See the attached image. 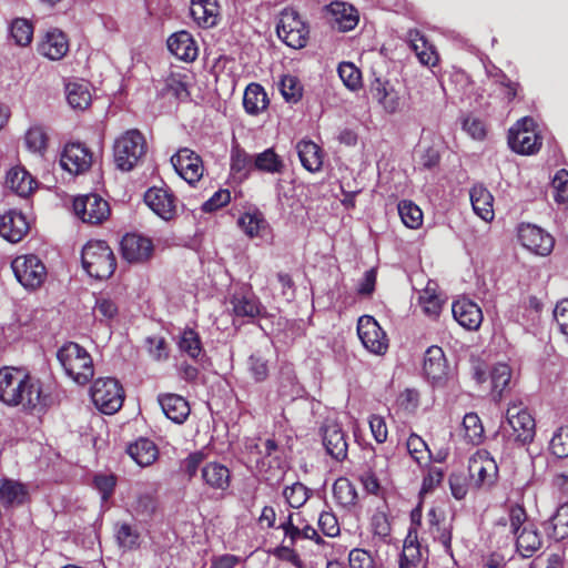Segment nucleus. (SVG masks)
Here are the masks:
<instances>
[{
    "label": "nucleus",
    "mask_w": 568,
    "mask_h": 568,
    "mask_svg": "<svg viewBox=\"0 0 568 568\" xmlns=\"http://www.w3.org/2000/svg\"><path fill=\"white\" fill-rule=\"evenodd\" d=\"M468 470L471 480L478 488L491 487L497 480L498 467L487 450H477L469 458Z\"/></svg>",
    "instance_id": "9d476101"
},
{
    "label": "nucleus",
    "mask_w": 568,
    "mask_h": 568,
    "mask_svg": "<svg viewBox=\"0 0 568 568\" xmlns=\"http://www.w3.org/2000/svg\"><path fill=\"white\" fill-rule=\"evenodd\" d=\"M402 222L409 229H418L423 223L422 210L412 201H400L397 205Z\"/></svg>",
    "instance_id": "49530a36"
},
{
    "label": "nucleus",
    "mask_w": 568,
    "mask_h": 568,
    "mask_svg": "<svg viewBox=\"0 0 568 568\" xmlns=\"http://www.w3.org/2000/svg\"><path fill=\"white\" fill-rule=\"evenodd\" d=\"M231 169L235 173L246 175L254 169V158L243 149L234 148L231 153Z\"/></svg>",
    "instance_id": "5fc2aeb1"
},
{
    "label": "nucleus",
    "mask_w": 568,
    "mask_h": 568,
    "mask_svg": "<svg viewBox=\"0 0 568 568\" xmlns=\"http://www.w3.org/2000/svg\"><path fill=\"white\" fill-rule=\"evenodd\" d=\"M535 122L525 116L510 128L508 144L513 151L519 154H532L540 148V139L534 130Z\"/></svg>",
    "instance_id": "6e6552de"
},
{
    "label": "nucleus",
    "mask_w": 568,
    "mask_h": 568,
    "mask_svg": "<svg viewBox=\"0 0 568 568\" xmlns=\"http://www.w3.org/2000/svg\"><path fill=\"white\" fill-rule=\"evenodd\" d=\"M146 344L149 354L153 359L165 361L169 357L168 344L163 337H148Z\"/></svg>",
    "instance_id": "338daca9"
},
{
    "label": "nucleus",
    "mask_w": 568,
    "mask_h": 568,
    "mask_svg": "<svg viewBox=\"0 0 568 568\" xmlns=\"http://www.w3.org/2000/svg\"><path fill=\"white\" fill-rule=\"evenodd\" d=\"M28 498L26 486L12 479L0 480V504L3 508L22 505Z\"/></svg>",
    "instance_id": "7c9ffc66"
},
{
    "label": "nucleus",
    "mask_w": 568,
    "mask_h": 568,
    "mask_svg": "<svg viewBox=\"0 0 568 568\" xmlns=\"http://www.w3.org/2000/svg\"><path fill=\"white\" fill-rule=\"evenodd\" d=\"M17 281L27 290L40 287L47 278V268L42 261L33 255L17 256L11 263Z\"/></svg>",
    "instance_id": "0eeeda50"
},
{
    "label": "nucleus",
    "mask_w": 568,
    "mask_h": 568,
    "mask_svg": "<svg viewBox=\"0 0 568 568\" xmlns=\"http://www.w3.org/2000/svg\"><path fill=\"white\" fill-rule=\"evenodd\" d=\"M270 104L267 93L258 83H250L244 90L243 108L250 115H258L264 112Z\"/></svg>",
    "instance_id": "c756f323"
},
{
    "label": "nucleus",
    "mask_w": 568,
    "mask_h": 568,
    "mask_svg": "<svg viewBox=\"0 0 568 568\" xmlns=\"http://www.w3.org/2000/svg\"><path fill=\"white\" fill-rule=\"evenodd\" d=\"M10 36L16 44L27 47L33 38V26L27 19L17 18L10 24Z\"/></svg>",
    "instance_id": "a18cd8bd"
},
{
    "label": "nucleus",
    "mask_w": 568,
    "mask_h": 568,
    "mask_svg": "<svg viewBox=\"0 0 568 568\" xmlns=\"http://www.w3.org/2000/svg\"><path fill=\"white\" fill-rule=\"evenodd\" d=\"M189 75L185 73H173L166 80V89L176 99L185 100L190 93L187 90Z\"/></svg>",
    "instance_id": "bf43d9fd"
},
{
    "label": "nucleus",
    "mask_w": 568,
    "mask_h": 568,
    "mask_svg": "<svg viewBox=\"0 0 568 568\" xmlns=\"http://www.w3.org/2000/svg\"><path fill=\"white\" fill-rule=\"evenodd\" d=\"M518 239L524 247L537 255L546 256L554 248L552 236L532 224H521L518 229Z\"/></svg>",
    "instance_id": "dca6fc26"
},
{
    "label": "nucleus",
    "mask_w": 568,
    "mask_h": 568,
    "mask_svg": "<svg viewBox=\"0 0 568 568\" xmlns=\"http://www.w3.org/2000/svg\"><path fill=\"white\" fill-rule=\"evenodd\" d=\"M237 224L250 237H263L268 229L266 220L260 212H246L242 214Z\"/></svg>",
    "instance_id": "58836bf2"
},
{
    "label": "nucleus",
    "mask_w": 568,
    "mask_h": 568,
    "mask_svg": "<svg viewBox=\"0 0 568 568\" xmlns=\"http://www.w3.org/2000/svg\"><path fill=\"white\" fill-rule=\"evenodd\" d=\"M29 231L27 217L19 211L10 210L0 216V236L11 243L20 242Z\"/></svg>",
    "instance_id": "aec40b11"
},
{
    "label": "nucleus",
    "mask_w": 568,
    "mask_h": 568,
    "mask_svg": "<svg viewBox=\"0 0 568 568\" xmlns=\"http://www.w3.org/2000/svg\"><path fill=\"white\" fill-rule=\"evenodd\" d=\"M511 378V371L507 364H497L490 372L491 393L496 399H500L504 390L508 387Z\"/></svg>",
    "instance_id": "79ce46f5"
},
{
    "label": "nucleus",
    "mask_w": 568,
    "mask_h": 568,
    "mask_svg": "<svg viewBox=\"0 0 568 568\" xmlns=\"http://www.w3.org/2000/svg\"><path fill=\"white\" fill-rule=\"evenodd\" d=\"M0 402L33 409L42 403L40 382L23 368L3 366L0 368Z\"/></svg>",
    "instance_id": "f257e3e1"
},
{
    "label": "nucleus",
    "mask_w": 568,
    "mask_h": 568,
    "mask_svg": "<svg viewBox=\"0 0 568 568\" xmlns=\"http://www.w3.org/2000/svg\"><path fill=\"white\" fill-rule=\"evenodd\" d=\"M327 11L333 16L338 30H353L358 23L357 10L346 2L333 1L327 6Z\"/></svg>",
    "instance_id": "bb28decb"
},
{
    "label": "nucleus",
    "mask_w": 568,
    "mask_h": 568,
    "mask_svg": "<svg viewBox=\"0 0 568 568\" xmlns=\"http://www.w3.org/2000/svg\"><path fill=\"white\" fill-rule=\"evenodd\" d=\"M372 94L387 113L393 114L400 109L399 94L387 82L376 80L372 85Z\"/></svg>",
    "instance_id": "72a5a7b5"
},
{
    "label": "nucleus",
    "mask_w": 568,
    "mask_h": 568,
    "mask_svg": "<svg viewBox=\"0 0 568 568\" xmlns=\"http://www.w3.org/2000/svg\"><path fill=\"white\" fill-rule=\"evenodd\" d=\"M231 303L236 316L255 317L261 311L260 303L252 295L236 294Z\"/></svg>",
    "instance_id": "c03bdc74"
},
{
    "label": "nucleus",
    "mask_w": 568,
    "mask_h": 568,
    "mask_svg": "<svg viewBox=\"0 0 568 568\" xmlns=\"http://www.w3.org/2000/svg\"><path fill=\"white\" fill-rule=\"evenodd\" d=\"M406 447L410 457L420 466L426 465L432 458L427 444L416 434L408 437Z\"/></svg>",
    "instance_id": "de8ad7c7"
},
{
    "label": "nucleus",
    "mask_w": 568,
    "mask_h": 568,
    "mask_svg": "<svg viewBox=\"0 0 568 568\" xmlns=\"http://www.w3.org/2000/svg\"><path fill=\"white\" fill-rule=\"evenodd\" d=\"M549 449L558 458L568 457V426H560L554 433Z\"/></svg>",
    "instance_id": "13d9d810"
},
{
    "label": "nucleus",
    "mask_w": 568,
    "mask_h": 568,
    "mask_svg": "<svg viewBox=\"0 0 568 568\" xmlns=\"http://www.w3.org/2000/svg\"><path fill=\"white\" fill-rule=\"evenodd\" d=\"M146 152V142L139 130L132 129L120 135L113 145L114 162L119 170L129 172Z\"/></svg>",
    "instance_id": "20e7f679"
},
{
    "label": "nucleus",
    "mask_w": 568,
    "mask_h": 568,
    "mask_svg": "<svg viewBox=\"0 0 568 568\" xmlns=\"http://www.w3.org/2000/svg\"><path fill=\"white\" fill-rule=\"evenodd\" d=\"M408 41L419 62L427 67H434L438 62V54L434 47L417 30L408 32Z\"/></svg>",
    "instance_id": "473e14b6"
},
{
    "label": "nucleus",
    "mask_w": 568,
    "mask_h": 568,
    "mask_svg": "<svg viewBox=\"0 0 568 568\" xmlns=\"http://www.w3.org/2000/svg\"><path fill=\"white\" fill-rule=\"evenodd\" d=\"M171 163L176 173L189 184H194L203 175L201 158L187 148L180 149L171 158Z\"/></svg>",
    "instance_id": "f3484780"
},
{
    "label": "nucleus",
    "mask_w": 568,
    "mask_h": 568,
    "mask_svg": "<svg viewBox=\"0 0 568 568\" xmlns=\"http://www.w3.org/2000/svg\"><path fill=\"white\" fill-rule=\"evenodd\" d=\"M283 495L288 505L293 508L303 506L310 496L307 487L302 483H294L292 486L286 487Z\"/></svg>",
    "instance_id": "052dcab7"
},
{
    "label": "nucleus",
    "mask_w": 568,
    "mask_h": 568,
    "mask_svg": "<svg viewBox=\"0 0 568 568\" xmlns=\"http://www.w3.org/2000/svg\"><path fill=\"white\" fill-rule=\"evenodd\" d=\"M128 454L139 466L146 467L156 460L159 452L152 440L140 438L128 447Z\"/></svg>",
    "instance_id": "e433bc0d"
},
{
    "label": "nucleus",
    "mask_w": 568,
    "mask_h": 568,
    "mask_svg": "<svg viewBox=\"0 0 568 568\" xmlns=\"http://www.w3.org/2000/svg\"><path fill=\"white\" fill-rule=\"evenodd\" d=\"M296 151L302 165L310 172H317L323 164L321 148L310 140H302L296 144Z\"/></svg>",
    "instance_id": "c9c22d12"
},
{
    "label": "nucleus",
    "mask_w": 568,
    "mask_h": 568,
    "mask_svg": "<svg viewBox=\"0 0 568 568\" xmlns=\"http://www.w3.org/2000/svg\"><path fill=\"white\" fill-rule=\"evenodd\" d=\"M178 344L180 351L193 359H199L203 354L201 338L194 329H184Z\"/></svg>",
    "instance_id": "37998d69"
},
{
    "label": "nucleus",
    "mask_w": 568,
    "mask_h": 568,
    "mask_svg": "<svg viewBox=\"0 0 568 568\" xmlns=\"http://www.w3.org/2000/svg\"><path fill=\"white\" fill-rule=\"evenodd\" d=\"M74 213L89 224H100L110 215L109 203L98 194H87L74 199Z\"/></svg>",
    "instance_id": "f8f14e48"
},
{
    "label": "nucleus",
    "mask_w": 568,
    "mask_h": 568,
    "mask_svg": "<svg viewBox=\"0 0 568 568\" xmlns=\"http://www.w3.org/2000/svg\"><path fill=\"white\" fill-rule=\"evenodd\" d=\"M145 204L162 220L171 221L178 213V200L164 187H151L144 194Z\"/></svg>",
    "instance_id": "2eb2a0df"
},
{
    "label": "nucleus",
    "mask_w": 568,
    "mask_h": 568,
    "mask_svg": "<svg viewBox=\"0 0 568 568\" xmlns=\"http://www.w3.org/2000/svg\"><path fill=\"white\" fill-rule=\"evenodd\" d=\"M423 372L434 386H444L452 374L444 351L439 346H430L424 355Z\"/></svg>",
    "instance_id": "ddd939ff"
},
{
    "label": "nucleus",
    "mask_w": 568,
    "mask_h": 568,
    "mask_svg": "<svg viewBox=\"0 0 568 568\" xmlns=\"http://www.w3.org/2000/svg\"><path fill=\"white\" fill-rule=\"evenodd\" d=\"M452 312L459 325L469 331L478 329L483 322L480 307L466 297L455 301L452 306Z\"/></svg>",
    "instance_id": "4be33fe9"
},
{
    "label": "nucleus",
    "mask_w": 568,
    "mask_h": 568,
    "mask_svg": "<svg viewBox=\"0 0 568 568\" xmlns=\"http://www.w3.org/2000/svg\"><path fill=\"white\" fill-rule=\"evenodd\" d=\"M463 426L465 437L471 444H480L484 438V427L480 418L475 413H468L464 416Z\"/></svg>",
    "instance_id": "3c124183"
},
{
    "label": "nucleus",
    "mask_w": 568,
    "mask_h": 568,
    "mask_svg": "<svg viewBox=\"0 0 568 568\" xmlns=\"http://www.w3.org/2000/svg\"><path fill=\"white\" fill-rule=\"evenodd\" d=\"M357 334L363 346L371 353L383 355L388 349V338L373 316L364 315L359 317Z\"/></svg>",
    "instance_id": "9b49d317"
},
{
    "label": "nucleus",
    "mask_w": 568,
    "mask_h": 568,
    "mask_svg": "<svg viewBox=\"0 0 568 568\" xmlns=\"http://www.w3.org/2000/svg\"><path fill=\"white\" fill-rule=\"evenodd\" d=\"M276 33L286 45L302 49L307 44L310 29L296 10L285 8L280 13Z\"/></svg>",
    "instance_id": "39448f33"
},
{
    "label": "nucleus",
    "mask_w": 568,
    "mask_h": 568,
    "mask_svg": "<svg viewBox=\"0 0 568 568\" xmlns=\"http://www.w3.org/2000/svg\"><path fill=\"white\" fill-rule=\"evenodd\" d=\"M248 372L256 382H263L268 376V362L260 353L252 354L247 362Z\"/></svg>",
    "instance_id": "0e129e2a"
},
{
    "label": "nucleus",
    "mask_w": 568,
    "mask_h": 568,
    "mask_svg": "<svg viewBox=\"0 0 568 568\" xmlns=\"http://www.w3.org/2000/svg\"><path fill=\"white\" fill-rule=\"evenodd\" d=\"M507 524L509 525V531L514 537L520 534L523 527L529 525L527 523L525 508L520 505H513L508 511V519L506 521H503V519L498 521V526L500 527H505Z\"/></svg>",
    "instance_id": "8fccbe9b"
},
{
    "label": "nucleus",
    "mask_w": 568,
    "mask_h": 568,
    "mask_svg": "<svg viewBox=\"0 0 568 568\" xmlns=\"http://www.w3.org/2000/svg\"><path fill=\"white\" fill-rule=\"evenodd\" d=\"M322 442L327 455L337 462L347 457L348 443L342 426L333 419H326L322 426Z\"/></svg>",
    "instance_id": "4468645a"
},
{
    "label": "nucleus",
    "mask_w": 568,
    "mask_h": 568,
    "mask_svg": "<svg viewBox=\"0 0 568 568\" xmlns=\"http://www.w3.org/2000/svg\"><path fill=\"white\" fill-rule=\"evenodd\" d=\"M27 149L32 153L42 154L47 148V134L41 126L30 128L24 135Z\"/></svg>",
    "instance_id": "864d4df0"
},
{
    "label": "nucleus",
    "mask_w": 568,
    "mask_h": 568,
    "mask_svg": "<svg viewBox=\"0 0 568 568\" xmlns=\"http://www.w3.org/2000/svg\"><path fill=\"white\" fill-rule=\"evenodd\" d=\"M545 529L556 541L568 537V503L557 508L555 515L546 523Z\"/></svg>",
    "instance_id": "4c0bfd02"
},
{
    "label": "nucleus",
    "mask_w": 568,
    "mask_h": 568,
    "mask_svg": "<svg viewBox=\"0 0 568 568\" xmlns=\"http://www.w3.org/2000/svg\"><path fill=\"white\" fill-rule=\"evenodd\" d=\"M68 51L67 36L55 28L48 30L38 45V52L52 61L61 60Z\"/></svg>",
    "instance_id": "412c9836"
},
{
    "label": "nucleus",
    "mask_w": 568,
    "mask_h": 568,
    "mask_svg": "<svg viewBox=\"0 0 568 568\" xmlns=\"http://www.w3.org/2000/svg\"><path fill=\"white\" fill-rule=\"evenodd\" d=\"M158 400L164 415L175 424H183L190 415V405L180 395L164 394Z\"/></svg>",
    "instance_id": "b1692460"
},
{
    "label": "nucleus",
    "mask_w": 568,
    "mask_h": 568,
    "mask_svg": "<svg viewBox=\"0 0 568 568\" xmlns=\"http://www.w3.org/2000/svg\"><path fill=\"white\" fill-rule=\"evenodd\" d=\"M515 538L516 549L524 558H530L542 545L541 536L532 524L524 526Z\"/></svg>",
    "instance_id": "f704fd0d"
},
{
    "label": "nucleus",
    "mask_w": 568,
    "mask_h": 568,
    "mask_svg": "<svg viewBox=\"0 0 568 568\" xmlns=\"http://www.w3.org/2000/svg\"><path fill=\"white\" fill-rule=\"evenodd\" d=\"M489 78L494 84L498 85L499 89L505 93L508 101L516 98L519 84L511 81L501 70L494 68L488 70Z\"/></svg>",
    "instance_id": "603ef678"
},
{
    "label": "nucleus",
    "mask_w": 568,
    "mask_h": 568,
    "mask_svg": "<svg viewBox=\"0 0 568 568\" xmlns=\"http://www.w3.org/2000/svg\"><path fill=\"white\" fill-rule=\"evenodd\" d=\"M7 186L18 195L26 197L37 187V181L23 168H12L6 179Z\"/></svg>",
    "instance_id": "2f4dec72"
},
{
    "label": "nucleus",
    "mask_w": 568,
    "mask_h": 568,
    "mask_svg": "<svg viewBox=\"0 0 568 568\" xmlns=\"http://www.w3.org/2000/svg\"><path fill=\"white\" fill-rule=\"evenodd\" d=\"M91 398L102 413L114 414L122 407L124 393L116 379L98 378L91 387Z\"/></svg>",
    "instance_id": "423d86ee"
},
{
    "label": "nucleus",
    "mask_w": 568,
    "mask_h": 568,
    "mask_svg": "<svg viewBox=\"0 0 568 568\" xmlns=\"http://www.w3.org/2000/svg\"><path fill=\"white\" fill-rule=\"evenodd\" d=\"M57 358L65 374L79 385H85L94 375L91 355L77 343L64 344L58 351Z\"/></svg>",
    "instance_id": "f03ea898"
},
{
    "label": "nucleus",
    "mask_w": 568,
    "mask_h": 568,
    "mask_svg": "<svg viewBox=\"0 0 568 568\" xmlns=\"http://www.w3.org/2000/svg\"><path fill=\"white\" fill-rule=\"evenodd\" d=\"M399 568H423V552L417 540V530L409 528L399 557Z\"/></svg>",
    "instance_id": "cd10ccee"
},
{
    "label": "nucleus",
    "mask_w": 568,
    "mask_h": 568,
    "mask_svg": "<svg viewBox=\"0 0 568 568\" xmlns=\"http://www.w3.org/2000/svg\"><path fill=\"white\" fill-rule=\"evenodd\" d=\"M318 527L327 537H336L339 534V525L332 511H322L318 517Z\"/></svg>",
    "instance_id": "69168bd1"
},
{
    "label": "nucleus",
    "mask_w": 568,
    "mask_h": 568,
    "mask_svg": "<svg viewBox=\"0 0 568 568\" xmlns=\"http://www.w3.org/2000/svg\"><path fill=\"white\" fill-rule=\"evenodd\" d=\"M190 14L193 21L201 28L216 26L219 19V6L216 0H191Z\"/></svg>",
    "instance_id": "393cba45"
},
{
    "label": "nucleus",
    "mask_w": 568,
    "mask_h": 568,
    "mask_svg": "<svg viewBox=\"0 0 568 568\" xmlns=\"http://www.w3.org/2000/svg\"><path fill=\"white\" fill-rule=\"evenodd\" d=\"M552 187L555 201L564 205L565 209H568V172L566 170H560L556 173Z\"/></svg>",
    "instance_id": "680f3d73"
},
{
    "label": "nucleus",
    "mask_w": 568,
    "mask_h": 568,
    "mask_svg": "<svg viewBox=\"0 0 568 568\" xmlns=\"http://www.w3.org/2000/svg\"><path fill=\"white\" fill-rule=\"evenodd\" d=\"M254 169L261 172L276 174L282 173L284 163L281 156L271 148L254 156Z\"/></svg>",
    "instance_id": "a19ab883"
},
{
    "label": "nucleus",
    "mask_w": 568,
    "mask_h": 568,
    "mask_svg": "<svg viewBox=\"0 0 568 568\" xmlns=\"http://www.w3.org/2000/svg\"><path fill=\"white\" fill-rule=\"evenodd\" d=\"M67 100L71 108L84 110L91 103V92L85 82H71L65 88Z\"/></svg>",
    "instance_id": "ea45409f"
},
{
    "label": "nucleus",
    "mask_w": 568,
    "mask_h": 568,
    "mask_svg": "<svg viewBox=\"0 0 568 568\" xmlns=\"http://www.w3.org/2000/svg\"><path fill=\"white\" fill-rule=\"evenodd\" d=\"M60 164L71 174H81L90 169L92 153L81 143H69L61 153Z\"/></svg>",
    "instance_id": "a211bd4d"
},
{
    "label": "nucleus",
    "mask_w": 568,
    "mask_h": 568,
    "mask_svg": "<svg viewBox=\"0 0 568 568\" xmlns=\"http://www.w3.org/2000/svg\"><path fill=\"white\" fill-rule=\"evenodd\" d=\"M336 500L344 507L352 506L357 500V493L353 484L346 478H338L333 486Z\"/></svg>",
    "instance_id": "09e8293b"
},
{
    "label": "nucleus",
    "mask_w": 568,
    "mask_h": 568,
    "mask_svg": "<svg viewBox=\"0 0 568 568\" xmlns=\"http://www.w3.org/2000/svg\"><path fill=\"white\" fill-rule=\"evenodd\" d=\"M168 48L173 55L186 62L194 61L199 53L196 42L187 31H179L170 36Z\"/></svg>",
    "instance_id": "5701e85b"
},
{
    "label": "nucleus",
    "mask_w": 568,
    "mask_h": 568,
    "mask_svg": "<svg viewBox=\"0 0 568 568\" xmlns=\"http://www.w3.org/2000/svg\"><path fill=\"white\" fill-rule=\"evenodd\" d=\"M281 92L287 102H297L302 97V85L297 78L284 75L280 83Z\"/></svg>",
    "instance_id": "e2e57ef3"
},
{
    "label": "nucleus",
    "mask_w": 568,
    "mask_h": 568,
    "mask_svg": "<svg viewBox=\"0 0 568 568\" xmlns=\"http://www.w3.org/2000/svg\"><path fill=\"white\" fill-rule=\"evenodd\" d=\"M351 568H375L372 555L364 549H353L348 556Z\"/></svg>",
    "instance_id": "774afa93"
},
{
    "label": "nucleus",
    "mask_w": 568,
    "mask_h": 568,
    "mask_svg": "<svg viewBox=\"0 0 568 568\" xmlns=\"http://www.w3.org/2000/svg\"><path fill=\"white\" fill-rule=\"evenodd\" d=\"M115 537L123 549H133L139 545L140 534L131 525L123 523L118 525Z\"/></svg>",
    "instance_id": "4d7b16f0"
},
{
    "label": "nucleus",
    "mask_w": 568,
    "mask_h": 568,
    "mask_svg": "<svg viewBox=\"0 0 568 568\" xmlns=\"http://www.w3.org/2000/svg\"><path fill=\"white\" fill-rule=\"evenodd\" d=\"M507 424L511 428V436L521 444L530 443L535 437V419L521 402H513L506 412Z\"/></svg>",
    "instance_id": "1a4fd4ad"
},
{
    "label": "nucleus",
    "mask_w": 568,
    "mask_h": 568,
    "mask_svg": "<svg viewBox=\"0 0 568 568\" xmlns=\"http://www.w3.org/2000/svg\"><path fill=\"white\" fill-rule=\"evenodd\" d=\"M154 246L151 239L139 234H126L121 241L122 256L129 263H143L153 255Z\"/></svg>",
    "instance_id": "6ab92c4d"
},
{
    "label": "nucleus",
    "mask_w": 568,
    "mask_h": 568,
    "mask_svg": "<svg viewBox=\"0 0 568 568\" xmlns=\"http://www.w3.org/2000/svg\"><path fill=\"white\" fill-rule=\"evenodd\" d=\"M201 477L211 489L224 491L230 487L231 471L221 463L211 462L205 464L201 468Z\"/></svg>",
    "instance_id": "a878e982"
},
{
    "label": "nucleus",
    "mask_w": 568,
    "mask_h": 568,
    "mask_svg": "<svg viewBox=\"0 0 568 568\" xmlns=\"http://www.w3.org/2000/svg\"><path fill=\"white\" fill-rule=\"evenodd\" d=\"M85 272L97 280H106L115 271L116 261L111 247L104 241H90L81 254Z\"/></svg>",
    "instance_id": "7ed1b4c3"
},
{
    "label": "nucleus",
    "mask_w": 568,
    "mask_h": 568,
    "mask_svg": "<svg viewBox=\"0 0 568 568\" xmlns=\"http://www.w3.org/2000/svg\"><path fill=\"white\" fill-rule=\"evenodd\" d=\"M469 196L474 212L485 222H490L495 216L491 193L478 184L470 189Z\"/></svg>",
    "instance_id": "c85d7f7f"
},
{
    "label": "nucleus",
    "mask_w": 568,
    "mask_h": 568,
    "mask_svg": "<svg viewBox=\"0 0 568 568\" xmlns=\"http://www.w3.org/2000/svg\"><path fill=\"white\" fill-rule=\"evenodd\" d=\"M338 75L352 91L357 90L362 84L361 71L351 62H342L338 65Z\"/></svg>",
    "instance_id": "6e6d98bb"
}]
</instances>
